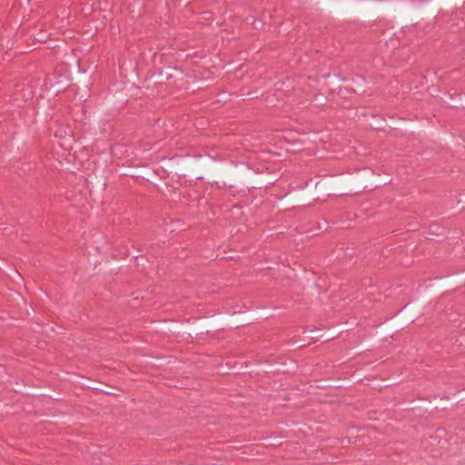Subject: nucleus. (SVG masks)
Wrapping results in <instances>:
<instances>
[{
	"instance_id": "nucleus-13",
	"label": "nucleus",
	"mask_w": 465,
	"mask_h": 465,
	"mask_svg": "<svg viewBox=\"0 0 465 465\" xmlns=\"http://www.w3.org/2000/svg\"><path fill=\"white\" fill-rule=\"evenodd\" d=\"M265 184V181L262 179H257L256 182L253 183V187H259L262 188Z\"/></svg>"
},
{
	"instance_id": "nucleus-15",
	"label": "nucleus",
	"mask_w": 465,
	"mask_h": 465,
	"mask_svg": "<svg viewBox=\"0 0 465 465\" xmlns=\"http://www.w3.org/2000/svg\"><path fill=\"white\" fill-rule=\"evenodd\" d=\"M103 393H104L105 395H114L113 392L107 391H104Z\"/></svg>"
},
{
	"instance_id": "nucleus-1",
	"label": "nucleus",
	"mask_w": 465,
	"mask_h": 465,
	"mask_svg": "<svg viewBox=\"0 0 465 465\" xmlns=\"http://www.w3.org/2000/svg\"><path fill=\"white\" fill-rule=\"evenodd\" d=\"M441 288H451L456 291L465 286V270L456 271L438 278Z\"/></svg>"
},
{
	"instance_id": "nucleus-12",
	"label": "nucleus",
	"mask_w": 465,
	"mask_h": 465,
	"mask_svg": "<svg viewBox=\"0 0 465 465\" xmlns=\"http://www.w3.org/2000/svg\"><path fill=\"white\" fill-rule=\"evenodd\" d=\"M271 438H273L272 440H271V444L272 445H281L282 442H281V439L282 438V434H272L271 435Z\"/></svg>"
},
{
	"instance_id": "nucleus-9",
	"label": "nucleus",
	"mask_w": 465,
	"mask_h": 465,
	"mask_svg": "<svg viewBox=\"0 0 465 465\" xmlns=\"http://www.w3.org/2000/svg\"><path fill=\"white\" fill-rule=\"evenodd\" d=\"M72 134L73 131L71 127L69 125H64L55 131L54 135L59 138H64L66 136H70Z\"/></svg>"
},
{
	"instance_id": "nucleus-18",
	"label": "nucleus",
	"mask_w": 465,
	"mask_h": 465,
	"mask_svg": "<svg viewBox=\"0 0 465 465\" xmlns=\"http://www.w3.org/2000/svg\"><path fill=\"white\" fill-rule=\"evenodd\" d=\"M427 405H429V407H431V401H429V403H426Z\"/></svg>"
},
{
	"instance_id": "nucleus-11",
	"label": "nucleus",
	"mask_w": 465,
	"mask_h": 465,
	"mask_svg": "<svg viewBox=\"0 0 465 465\" xmlns=\"http://www.w3.org/2000/svg\"><path fill=\"white\" fill-rule=\"evenodd\" d=\"M450 397L445 396L440 398L439 402L437 403V406L435 407L436 410L440 409V411L447 410L448 406H450Z\"/></svg>"
},
{
	"instance_id": "nucleus-6",
	"label": "nucleus",
	"mask_w": 465,
	"mask_h": 465,
	"mask_svg": "<svg viewBox=\"0 0 465 465\" xmlns=\"http://www.w3.org/2000/svg\"><path fill=\"white\" fill-rule=\"evenodd\" d=\"M154 80H156V78L152 77L151 71H149L143 82V88L149 91L148 94L152 96H157L156 91L159 90V85Z\"/></svg>"
},
{
	"instance_id": "nucleus-7",
	"label": "nucleus",
	"mask_w": 465,
	"mask_h": 465,
	"mask_svg": "<svg viewBox=\"0 0 465 465\" xmlns=\"http://www.w3.org/2000/svg\"><path fill=\"white\" fill-rule=\"evenodd\" d=\"M15 39L13 35H0V50L7 53L14 49Z\"/></svg>"
},
{
	"instance_id": "nucleus-10",
	"label": "nucleus",
	"mask_w": 465,
	"mask_h": 465,
	"mask_svg": "<svg viewBox=\"0 0 465 465\" xmlns=\"http://www.w3.org/2000/svg\"><path fill=\"white\" fill-rule=\"evenodd\" d=\"M267 363H269V365L267 367H265V372H272V373H284L285 372V370H284V367L282 366H280V365H277V364H273L272 363V361H267Z\"/></svg>"
},
{
	"instance_id": "nucleus-16",
	"label": "nucleus",
	"mask_w": 465,
	"mask_h": 465,
	"mask_svg": "<svg viewBox=\"0 0 465 465\" xmlns=\"http://www.w3.org/2000/svg\"><path fill=\"white\" fill-rule=\"evenodd\" d=\"M155 173H157L158 175H160L161 177H163L161 173H160V170H157V171H154Z\"/></svg>"
},
{
	"instance_id": "nucleus-8",
	"label": "nucleus",
	"mask_w": 465,
	"mask_h": 465,
	"mask_svg": "<svg viewBox=\"0 0 465 465\" xmlns=\"http://www.w3.org/2000/svg\"><path fill=\"white\" fill-rule=\"evenodd\" d=\"M451 99L454 107L465 109V92L451 94Z\"/></svg>"
},
{
	"instance_id": "nucleus-5",
	"label": "nucleus",
	"mask_w": 465,
	"mask_h": 465,
	"mask_svg": "<svg viewBox=\"0 0 465 465\" xmlns=\"http://www.w3.org/2000/svg\"><path fill=\"white\" fill-rule=\"evenodd\" d=\"M373 172L370 168H364L363 172L357 176L359 179V189L371 188V190L378 187L377 177L371 176Z\"/></svg>"
},
{
	"instance_id": "nucleus-3",
	"label": "nucleus",
	"mask_w": 465,
	"mask_h": 465,
	"mask_svg": "<svg viewBox=\"0 0 465 465\" xmlns=\"http://www.w3.org/2000/svg\"><path fill=\"white\" fill-rule=\"evenodd\" d=\"M152 77H155L156 84L159 85V90L156 91L157 96H165L169 94V83L171 79V66H167L165 69L161 68L159 70L151 71Z\"/></svg>"
},
{
	"instance_id": "nucleus-17",
	"label": "nucleus",
	"mask_w": 465,
	"mask_h": 465,
	"mask_svg": "<svg viewBox=\"0 0 465 465\" xmlns=\"http://www.w3.org/2000/svg\"><path fill=\"white\" fill-rule=\"evenodd\" d=\"M129 255L128 252H124V256L127 257Z\"/></svg>"
},
{
	"instance_id": "nucleus-2",
	"label": "nucleus",
	"mask_w": 465,
	"mask_h": 465,
	"mask_svg": "<svg viewBox=\"0 0 465 465\" xmlns=\"http://www.w3.org/2000/svg\"><path fill=\"white\" fill-rule=\"evenodd\" d=\"M171 75L172 80L166 83V84L169 85V94L173 93L174 90L189 89L190 82L182 68L171 66Z\"/></svg>"
},
{
	"instance_id": "nucleus-4",
	"label": "nucleus",
	"mask_w": 465,
	"mask_h": 465,
	"mask_svg": "<svg viewBox=\"0 0 465 465\" xmlns=\"http://www.w3.org/2000/svg\"><path fill=\"white\" fill-rule=\"evenodd\" d=\"M407 321L403 320V315L401 312H398L387 323L382 326L381 330L384 333L389 334L390 337L393 338L394 334L400 330H403L404 324Z\"/></svg>"
},
{
	"instance_id": "nucleus-14",
	"label": "nucleus",
	"mask_w": 465,
	"mask_h": 465,
	"mask_svg": "<svg viewBox=\"0 0 465 465\" xmlns=\"http://www.w3.org/2000/svg\"><path fill=\"white\" fill-rule=\"evenodd\" d=\"M166 58H167V56L165 54H162L161 57H160L161 64H163V59H166Z\"/></svg>"
}]
</instances>
